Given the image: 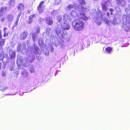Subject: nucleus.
<instances>
[{
	"label": "nucleus",
	"instance_id": "f257e3e1",
	"mask_svg": "<svg viewBox=\"0 0 130 130\" xmlns=\"http://www.w3.org/2000/svg\"><path fill=\"white\" fill-rule=\"evenodd\" d=\"M104 15L100 10H98L95 13V22L96 23L99 25H100L102 23L100 20H103L106 24H108L109 23L110 21L108 18L104 17Z\"/></svg>",
	"mask_w": 130,
	"mask_h": 130
},
{
	"label": "nucleus",
	"instance_id": "f03ea898",
	"mask_svg": "<svg viewBox=\"0 0 130 130\" xmlns=\"http://www.w3.org/2000/svg\"><path fill=\"white\" fill-rule=\"evenodd\" d=\"M73 28L76 31H79L83 30L85 28V23L79 19H75L72 23Z\"/></svg>",
	"mask_w": 130,
	"mask_h": 130
},
{
	"label": "nucleus",
	"instance_id": "7ed1b4c3",
	"mask_svg": "<svg viewBox=\"0 0 130 130\" xmlns=\"http://www.w3.org/2000/svg\"><path fill=\"white\" fill-rule=\"evenodd\" d=\"M27 58L21 59L20 58L17 59V66L20 67L22 64L24 65L25 64H27Z\"/></svg>",
	"mask_w": 130,
	"mask_h": 130
},
{
	"label": "nucleus",
	"instance_id": "20e7f679",
	"mask_svg": "<svg viewBox=\"0 0 130 130\" xmlns=\"http://www.w3.org/2000/svg\"><path fill=\"white\" fill-rule=\"evenodd\" d=\"M108 2L107 1H105L104 3H102L101 4L102 10L103 11H106L108 10Z\"/></svg>",
	"mask_w": 130,
	"mask_h": 130
},
{
	"label": "nucleus",
	"instance_id": "39448f33",
	"mask_svg": "<svg viewBox=\"0 0 130 130\" xmlns=\"http://www.w3.org/2000/svg\"><path fill=\"white\" fill-rule=\"evenodd\" d=\"M44 3V1H42L40 3L39 5L38 6L37 10L40 13H42L44 10V8L42 7V5Z\"/></svg>",
	"mask_w": 130,
	"mask_h": 130
},
{
	"label": "nucleus",
	"instance_id": "423d86ee",
	"mask_svg": "<svg viewBox=\"0 0 130 130\" xmlns=\"http://www.w3.org/2000/svg\"><path fill=\"white\" fill-rule=\"evenodd\" d=\"M45 22L48 25L50 26L53 25V20L50 17L47 18L46 19Z\"/></svg>",
	"mask_w": 130,
	"mask_h": 130
},
{
	"label": "nucleus",
	"instance_id": "0eeeda50",
	"mask_svg": "<svg viewBox=\"0 0 130 130\" xmlns=\"http://www.w3.org/2000/svg\"><path fill=\"white\" fill-rule=\"evenodd\" d=\"M28 35L27 32L25 30L23 33H21L20 35V38L21 40H24L27 37Z\"/></svg>",
	"mask_w": 130,
	"mask_h": 130
},
{
	"label": "nucleus",
	"instance_id": "6e6552de",
	"mask_svg": "<svg viewBox=\"0 0 130 130\" xmlns=\"http://www.w3.org/2000/svg\"><path fill=\"white\" fill-rule=\"evenodd\" d=\"M17 8L18 10L20 11H22L24 9L25 6L23 4L20 3L18 6Z\"/></svg>",
	"mask_w": 130,
	"mask_h": 130
},
{
	"label": "nucleus",
	"instance_id": "1a4fd4ad",
	"mask_svg": "<svg viewBox=\"0 0 130 130\" xmlns=\"http://www.w3.org/2000/svg\"><path fill=\"white\" fill-rule=\"evenodd\" d=\"M79 15L80 19L84 21H86L88 19V18L87 17L85 13H80Z\"/></svg>",
	"mask_w": 130,
	"mask_h": 130
},
{
	"label": "nucleus",
	"instance_id": "9d476101",
	"mask_svg": "<svg viewBox=\"0 0 130 130\" xmlns=\"http://www.w3.org/2000/svg\"><path fill=\"white\" fill-rule=\"evenodd\" d=\"M63 20L65 22H67L68 21H70V18L69 15L67 14H64L63 16Z\"/></svg>",
	"mask_w": 130,
	"mask_h": 130
},
{
	"label": "nucleus",
	"instance_id": "9b49d317",
	"mask_svg": "<svg viewBox=\"0 0 130 130\" xmlns=\"http://www.w3.org/2000/svg\"><path fill=\"white\" fill-rule=\"evenodd\" d=\"M62 28L64 30H68L70 29L69 26L66 23H63V24L61 25Z\"/></svg>",
	"mask_w": 130,
	"mask_h": 130
},
{
	"label": "nucleus",
	"instance_id": "f8f14e48",
	"mask_svg": "<svg viewBox=\"0 0 130 130\" xmlns=\"http://www.w3.org/2000/svg\"><path fill=\"white\" fill-rule=\"evenodd\" d=\"M7 88L5 86V84L3 83H0V90L2 91H4Z\"/></svg>",
	"mask_w": 130,
	"mask_h": 130
},
{
	"label": "nucleus",
	"instance_id": "ddd939ff",
	"mask_svg": "<svg viewBox=\"0 0 130 130\" xmlns=\"http://www.w3.org/2000/svg\"><path fill=\"white\" fill-rule=\"evenodd\" d=\"M36 15V14H35L32 15H30L29 16L28 18L29 21L27 22L29 24H30L33 21V18L35 17Z\"/></svg>",
	"mask_w": 130,
	"mask_h": 130
},
{
	"label": "nucleus",
	"instance_id": "4468645a",
	"mask_svg": "<svg viewBox=\"0 0 130 130\" xmlns=\"http://www.w3.org/2000/svg\"><path fill=\"white\" fill-rule=\"evenodd\" d=\"M15 4V0H10L8 2V5L11 7L13 6Z\"/></svg>",
	"mask_w": 130,
	"mask_h": 130
},
{
	"label": "nucleus",
	"instance_id": "2eb2a0df",
	"mask_svg": "<svg viewBox=\"0 0 130 130\" xmlns=\"http://www.w3.org/2000/svg\"><path fill=\"white\" fill-rule=\"evenodd\" d=\"M10 58L11 59H12L14 58L16 56L15 53L14 51L12 52L11 54L9 53Z\"/></svg>",
	"mask_w": 130,
	"mask_h": 130
},
{
	"label": "nucleus",
	"instance_id": "dca6fc26",
	"mask_svg": "<svg viewBox=\"0 0 130 130\" xmlns=\"http://www.w3.org/2000/svg\"><path fill=\"white\" fill-rule=\"evenodd\" d=\"M113 49V47H107L105 50L107 52L110 53H111Z\"/></svg>",
	"mask_w": 130,
	"mask_h": 130
},
{
	"label": "nucleus",
	"instance_id": "f3484780",
	"mask_svg": "<svg viewBox=\"0 0 130 130\" xmlns=\"http://www.w3.org/2000/svg\"><path fill=\"white\" fill-rule=\"evenodd\" d=\"M78 3L81 5H85L86 4V2L85 0H77Z\"/></svg>",
	"mask_w": 130,
	"mask_h": 130
},
{
	"label": "nucleus",
	"instance_id": "a211bd4d",
	"mask_svg": "<svg viewBox=\"0 0 130 130\" xmlns=\"http://www.w3.org/2000/svg\"><path fill=\"white\" fill-rule=\"evenodd\" d=\"M55 31L56 34L58 36L59 34H60L61 31L60 29L58 27L56 28L55 29Z\"/></svg>",
	"mask_w": 130,
	"mask_h": 130
},
{
	"label": "nucleus",
	"instance_id": "6ab92c4d",
	"mask_svg": "<svg viewBox=\"0 0 130 130\" xmlns=\"http://www.w3.org/2000/svg\"><path fill=\"white\" fill-rule=\"evenodd\" d=\"M77 13L76 12L72 11L71 12V15L74 18L76 17Z\"/></svg>",
	"mask_w": 130,
	"mask_h": 130
},
{
	"label": "nucleus",
	"instance_id": "aec40b11",
	"mask_svg": "<svg viewBox=\"0 0 130 130\" xmlns=\"http://www.w3.org/2000/svg\"><path fill=\"white\" fill-rule=\"evenodd\" d=\"M7 29V28L6 27H5L4 29V37H5L6 36H8V33H6V30Z\"/></svg>",
	"mask_w": 130,
	"mask_h": 130
},
{
	"label": "nucleus",
	"instance_id": "412c9836",
	"mask_svg": "<svg viewBox=\"0 0 130 130\" xmlns=\"http://www.w3.org/2000/svg\"><path fill=\"white\" fill-rule=\"evenodd\" d=\"M36 33H39L40 32V28L39 27H38L35 28Z\"/></svg>",
	"mask_w": 130,
	"mask_h": 130
},
{
	"label": "nucleus",
	"instance_id": "4be33fe9",
	"mask_svg": "<svg viewBox=\"0 0 130 130\" xmlns=\"http://www.w3.org/2000/svg\"><path fill=\"white\" fill-rule=\"evenodd\" d=\"M74 8V6L72 4H70L67 7V8L69 10H70L71 9H73Z\"/></svg>",
	"mask_w": 130,
	"mask_h": 130
},
{
	"label": "nucleus",
	"instance_id": "5701e85b",
	"mask_svg": "<svg viewBox=\"0 0 130 130\" xmlns=\"http://www.w3.org/2000/svg\"><path fill=\"white\" fill-rule=\"evenodd\" d=\"M124 30L128 32L130 30V28L127 25H126L124 27Z\"/></svg>",
	"mask_w": 130,
	"mask_h": 130
},
{
	"label": "nucleus",
	"instance_id": "b1692460",
	"mask_svg": "<svg viewBox=\"0 0 130 130\" xmlns=\"http://www.w3.org/2000/svg\"><path fill=\"white\" fill-rule=\"evenodd\" d=\"M18 23V21L16 20L15 21L14 23L13 27L14 28L16 27L17 26Z\"/></svg>",
	"mask_w": 130,
	"mask_h": 130
},
{
	"label": "nucleus",
	"instance_id": "393cba45",
	"mask_svg": "<svg viewBox=\"0 0 130 130\" xmlns=\"http://www.w3.org/2000/svg\"><path fill=\"white\" fill-rule=\"evenodd\" d=\"M7 9V7H2L0 9V11L3 12L4 10H6Z\"/></svg>",
	"mask_w": 130,
	"mask_h": 130
},
{
	"label": "nucleus",
	"instance_id": "a878e982",
	"mask_svg": "<svg viewBox=\"0 0 130 130\" xmlns=\"http://www.w3.org/2000/svg\"><path fill=\"white\" fill-rule=\"evenodd\" d=\"M5 42L4 39H2L0 41V44L1 45H3Z\"/></svg>",
	"mask_w": 130,
	"mask_h": 130
},
{
	"label": "nucleus",
	"instance_id": "bb28decb",
	"mask_svg": "<svg viewBox=\"0 0 130 130\" xmlns=\"http://www.w3.org/2000/svg\"><path fill=\"white\" fill-rule=\"evenodd\" d=\"M122 1L120 0H118L117 1V4L118 5L121 4Z\"/></svg>",
	"mask_w": 130,
	"mask_h": 130
},
{
	"label": "nucleus",
	"instance_id": "cd10ccee",
	"mask_svg": "<svg viewBox=\"0 0 130 130\" xmlns=\"http://www.w3.org/2000/svg\"><path fill=\"white\" fill-rule=\"evenodd\" d=\"M80 9L81 11L85 10L86 8L83 6L80 5Z\"/></svg>",
	"mask_w": 130,
	"mask_h": 130
},
{
	"label": "nucleus",
	"instance_id": "c85d7f7f",
	"mask_svg": "<svg viewBox=\"0 0 130 130\" xmlns=\"http://www.w3.org/2000/svg\"><path fill=\"white\" fill-rule=\"evenodd\" d=\"M32 37L33 39L34 40L35 38L36 37V33H34L32 34Z\"/></svg>",
	"mask_w": 130,
	"mask_h": 130
},
{
	"label": "nucleus",
	"instance_id": "c756f323",
	"mask_svg": "<svg viewBox=\"0 0 130 130\" xmlns=\"http://www.w3.org/2000/svg\"><path fill=\"white\" fill-rule=\"evenodd\" d=\"M43 21V19L40 18L38 20V22L40 23L42 22Z\"/></svg>",
	"mask_w": 130,
	"mask_h": 130
},
{
	"label": "nucleus",
	"instance_id": "7c9ffc66",
	"mask_svg": "<svg viewBox=\"0 0 130 130\" xmlns=\"http://www.w3.org/2000/svg\"><path fill=\"white\" fill-rule=\"evenodd\" d=\"M5 20V19L4 18H1V21L2 22H4Z\"/></svg>",
	"mask_w": 130,
	"mask_h": 130
},
{
	"label": "nucleus",
	"instance_id": "2f4dec72",
	"mask_svg": "<svg viewBox=\"0 0 130 130\" xmlns=\"http://www.w3.org/2000/svg\"><path fill=\"white\" fill-rule=\"evenodd\" d=\"M109 11H110L111 12H112L114 11V9L112 8H109Z\"/></svg>",
	"mask_w": 130,
	"mask_h": 130
},
{
	"label": "nucleus",
	"instance_id": "473e14b6",
	"mask_svg": "<svg viewBox=\"0 0 130 130\" xmlns=\"http://www.w3.org/2000/svg\"><path fill=\"white\" fill-rule=\"evenodd\" d=\"M3 15V13L0 11V17Z\"/></svg>",
	"mask_w": 130,
	"mask_h": 130
},
{
	"label": "nucleus",
	"instance_id": "72a5a7b5",
	"mask_svg": "<svg viewBox=\"0 0 130 130\" xmlns=\"http://www.w3.org/2000/svg\"><path fill=\"white\" fill-rule=\"evenodd\" d=\"M20 17H18V16H17V17L16 18V20L19 21Z\"/></svg>",
	"mask_w": 130,
	"mask_h": 130
},
{
	"label": "nucleus",
	"instance_id": "f704fd0d",
	"mask_svg": "<svg viewBox=\"0 0 130 130\" xmlns=\"http://www.w3.org/2000/svg\"><path fill=\"white\" fill-rule=\"evenodd\" d=\"M20 17H18V16H17V17L16 18V20L19 21Z\"/></svg>",
	"mask_w": 130,
	"mask_h": 130
},
{
	"label": "nucleus",
	"instance_id": "c9c22d12",
	"mask_svg": "<svg viewBox=\"0 0 130 130\" xmlns=\"http://www.w3.org/2000/svg\"><path fill=\"white\" fill-rule=\"evenodd\" d=\"M34 70L33 69H31V70H30V72L31 73H33L34 72Z\"/></svg>",
	"mask_w": 130,
	"mask_h": 130
},
{
	"label": "nucleus",
	"instance_id": "e433bc0d",
	"mask_svg": "<svg viewBox=\"0 0 130 130\" xmlns=\"http://www.w3.org/2000/svg\"><path fill=\"white\" fill-rule=\"evenodd\" d=\"M2 75L3 76H5L6 75V74L5 72H3L2 74Z\"/></svg>",
	"mask_w": 130,
	"mask_h": 130
},
{
	"label": "nucleus",
	"instance_id": "4c0bfd02",
	"mask_svg": "<svg viewBox=\"0 0 130 130\" xmlns=\"http://www.w3.org/2000/svg\"><path fill=\"white\" fill-rule=\"evenodd\" d=\"M107 16L108 17V18H109V17L110 14L108 12L107 13Z\"/></svg>",
	"mask_w": 130,
	"mask_h": 130
},
{
	"label": "nucleus",
	"instance_id": "58836bf2",
	"mask_svg": "<svg viewBox=\"0 0 130 130\" xmlns=\"http://www.w3.org/2000/svg\"><path fill=\"white\" fill-rule=\"evenodd\" d=\"M21 12H20L18 15V17H20L21 14Z\"/></svg>",
	"mask_w": 130,
	"mask_h": 130
},
{
	"label": "nucleus",
	"instance_id": "ea45409f",
	"mask_svg": "<svg viewBox=\"0 0 130 130\" xmlns=\"http://www.w3.org/2000/svg\"><path fill=\"white\" fill-rule=\"evenodd\" d=\"M2 36L1 34L0 33V39H2Z\"/></svg>",
	"mask_w": 130,
	"mask_h": 130
},
{
	"label": "nucleus",
	"instance_id": "a19ab883",
	"mask_svg": "<svg viewBox=\"0 0 130 130\" xmlns=\"http://www.w3.org/2000/svg\"><path fill=\"white\" fill-rule=\"evenodd\" d=\"M110 14L111 15H112L113 14V13L112 12H110Z\"/></svg>",
	"mask_w": 130,
	"mask_h": 130
},
{
	"label": "nucleus",
	"instance_id": "79ce46f5",
	"mask_svg": "<svg viewBox=\"0 0 130 130\" xmlns=\"http://www.w3.org/2000/svg\"><path fill=\"white\" fill-rule=\"evenodd\" d=\"M30 12V11H28V13H29Z\"/></svg>",
	"mask_w": 130,
	"mask_h": 130
},
{
	"label": "nucleus",
	"instance_id": "37998d69",
	"mask_svg": "<svg viewBox=\"0 0 130 130\" xmlns=\"http://www.w3.org/2000/svg\"><path fill=\"white\" fill-rule=\"evenodd\" d=\"M54 11H52V12H51V13L52 14V13H53V12H54Z\"/></svg>",
	"mask_w": 130,
	"mask_h": 130
},
{
	"label": "nucleus",
	"instance_id": "c03bdc74",
	"mask_svg": "<svg viewBox=\"0 0 130 130\" xmlns=\"http://www.w3.org/2000/svg\"><path fill=\"white\" fill-rule=\"evenodd\" d=\"M18 49H20V48H19V47H18L17 48L18 50Z\"/></svg>",
	"mask_w": 130,
	"mask_h": 130
},
{
	"label": "nucleus",
	"instance_id": "a18cd8bd",
	"mask_svg": "<svg viewBox=\"0 0 130 130\" xmlns=\"http://www.w3.org/2000/svg\"><path fill=\"white\" fill-rule=\"evenodd\" d=\"M62 37L63 38H64V37H63V36L62 35Z\"/></svg>",
	"mask_w": 130,
	"mask_h": 130
},
{
	"label": "nucleus",
	"instance_id": "49530a36",
	"mask_svg": "<svg viewBox=\"0 0 130 130\" xmlns=\"http://www.w3.org/2000/svg\"><path fill=\"white\" fill-rule=\"evenodd\" d=\"M9 15L10 17H12V16L11 15Z\"/></svg>",
	"mask_w": 130,
	"mask_h": 130
},
{
	"label": "nucleus",
	"instance_id": "de8ad7c7",
	"mask_svg": "<svg viewBox=\"0 0 130 130\" xmlns=\"http://www.w3.org/2000/svg\"><path fill=\"white\" fill-rule=\"evenodd\" d=\"M125 5H123V6H124Z\"/></svg>",
	"mask_w": 130,
	"mask_h": 130
},
{
	"label": "nucleus",
	"instance_id": "09e8293b",
	"mask_svg": "<svg viewBox=\"0 0 130 130\" xmlns=\"http://www.w3.org/2000/svg\"><path fill=\"white\" fill-rule=\"evenodd\" d=\"M60 18H61V16H60Z\"/></svg>",
	"mask_w": 130,
	"mask_h": 130
}]
</instances>
